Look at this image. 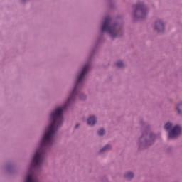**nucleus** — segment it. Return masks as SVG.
Instances as JSON below:
<instances>
[{"label": "nucleus", "instance_id": "nucleus-1", "mask_svg": "<svg viewBox=\"0 0 182 182\" xmlns=\"http://www.w3.org/2000/svg\"><path fill=\"white\" fill-rule=\"evenodd\" d=\"M90 70V65L89 64H87L83 67L80 74L78 75L75 87L68 99L65 106L60 107L51 112V124L46 128V133L41 141V147L38 149L34 154L31 162V166L33 167H40V166H42V163H43V160H45V149H43V147H48V146H52V144H53L55 137H56V131L60 126H62V123L63 122V115H62V113H63V111L66 109V106L70 105V103L76 99V96H79L81 100H85L86 99V95L79 94V90H80V87H82V85H83L85 75H86Z\"/></svg>", "mask_w": 182, "mask_h": 182}, {"label": "nucleus", "instance_id": "nucleus-2", "mask_svg": "<svg viewBox=\"0 0 182 182\" xmlns=\"http://www.w3.org/2000/svg\"><path fill=\"white\" fill-rule=\"evenodd\" d=\"M112 18L109 16L105 18L104 23L102 26V32H107L111 38H116L117 36V31H116V26H111Z\"/></svg>", "mask_w": 182, "mask_h": 182}, {"label": "nucleus", "instance_id": "nucleus-3", "mask_svg": "<svg viewBox=\"0 0 182 182\" xmlns=\"http://www.w3.org/2000/svg\"><path fill=\"white\" fill-rule=\"evenodd\" d=\"M134 15L135 18L137 17L141 19L146 18V15H147V7H146L142 2L138 3L136 5L134 6Z\"/></svg>", "mask_w": 182, "mask_h": 182}, {"label": "nucleus", "instance_id": "nucleus-4", "mask_svg": "<svg viewBox=\"0 0 182 182\" xmlns=\"http://www.w3.org/2000/svg\"><path fill=\"white\" fill-rule=\"evenodd\" d=\"M181 133V127L180 126H175L173 129L168 133V139H176L177 136Z\"/></svg>", "mask_w": 182, "mask_h": 182}, {"label": "nucleus", "instance_id": "nucleus-5", "mask_svg": "<svg viewBox=\"0 0 182 182\" xmlns=\"http://www.w3.org/2000/svg\"><path fill=\"white\" fill-rule=\"evenodd\" d=\"M154 29L156 31L159 33H163L164 32V23H163V21L159 20L155 22Z\"/></svg>", "mask_w": 182, "mask_h": 182}, {"label": "nucleus", "instance_id": "nucleus-6", "mask_svg": "<svg viewBox=\"0 0 182 182\" xmlns=\"http://www.w3.org/2000/svg\"><path fill=\"white\" fill-rule=\"evenodd\" d=\"M96 123V117L91 116L87 119V124L89 126H94V124Z\"/></svg>", "mask_w": 182, "mask_h": 182}, {"label": "nucleus", "instance_id": "nucleus-7", "mask_svg": "<svg viewBox=\"0 0 182 182\" xmlns=\"http://www.w3.org/2000/svg\"><path fill=\"white\" fill-rule=\"evenodd\" d=\"M25 182H38L36 179L33 178V175H28Z\"/></svg>", "mask_w": 182, "mask_h": 182}, {"label": "nucleus", "instance_id": "nucleus-8", "mask_svg": "<svg viewBox=\"0 0 182 182\" xmlns=\"http://www.w3.org/2000/svg\"><path fill=\"white\" fill-rule=\"evenodd\" d=\"M156 137V135L153 134H149V140H146V144H151V143H150V141H153V140H154V138Z\"/></svg>", "mask_w": 182, "mask_h": 182}, {"label": "nucleus", "instance_id": "nucleus-9", "mask_svg": "<svg viewBox=\"0 0 182 182\" xmlns=\"http://www.w3.org/2000/svg\"><path fill=\"white\" fill-rule=\"evenodd\" d=\"M133 177H134V175L132 172H127L125 174V178H127V180H132V178H133Z\"/></svg>", "mask_w": 182, "mask_h": 182}, {"label": "nucleus", "instance_id": "nucleus-10", "mask_svg": "<svg viewBox=\"0 0 182 182\" xmlns=\"http://www.w3.org/2000/svg\"><path fill=\"white\" fill-rule=\"evenodd\" d=\"M171 127H173V124L170 122H167L165 126L164 129L168 132V130H171Z\"/></svg>", "mask_w": 182, "mask_h": 182}, {"label": "nucleus", "instance_id": "nucleus-11", "mask_svg": "<svg viewBox=\"0 0 182 182\" xmlns=\"http://www.w3.org/2000/svg\"><path fill=\"white\" fill-rule=\"evenodd\" d=\"M176 110L179 114H182V102L178 105Z\"/></svg>", "mask_w": 182, "mask_h": 182}, {"label": "nucleus", "instance_id": "nucleus-12", "mask_svg": "<svg viewBox=\"0 0 182 182\" xmlns=\"http://www.w3.org/2000/svg\"><path fill=\"white\" fill-rule=\"evenodd\" d=\"M112 146H110V145H106L100 150V153H103V151H107V150H110Z\"/></svg>", "mask_w": 182, "mask_h": 182}, {"label": "nucleus", "instance_id": "nucleus-13", "mask_svg": "<svg viewBox=\"0 0 182 182\" xmlns=\"http://www.w3.org/2000/svg\"><path fill=\"white\" fill-rule=\"evenodd\" d=\"M123 65H124V64L122 61H117L116 63L117 68H123Z\"/></svg>", "mask_w": 182, "mask_h": 182}, {"label": "nucleus", "instance_id": "nucleus-14", "mask_svg": "<svg viewBox=\"0 0 182 182\" xmlns=\"http://www.w3.org/2000/svg\"><path fill=\"white\" fill-rule=\"evenodd\" d=\"M105 133V130L103 129H100V130H98L97 132V134L99 136H103V134Z\"/></svg>", "mask_w": 182, "mask_h": 182}, {"label": "nucleus", "instance_id": "nucleus-15", "mask_svg": "<svg viewBox=\"0 0 182 182\" xmlns=\"http://www.w3.org/2000/svg\"><path fill=\"white\" fill-rule=\"evenodd\" d=\"M147 136H149V134L147 133H144L142 134V136H141V140H142V139H144L145 137H147Z\"/></svg>", "mask_w": 182, "mask_h": 182}, {"label": "nucleus", "instance_id": "nucleus-16", "mask_svg": "<svg viewBox=\"0 0 182 182\" xmlns=\"http://www.w3.org/2000/svg\"><path fill=\"white\" fill-rule=\"evenodd\" d=\"M79 127V124H77L76 126H75V129H77Z\"/></svg>", "mask_w": 182, "mask_h": 182}]
</instances>
